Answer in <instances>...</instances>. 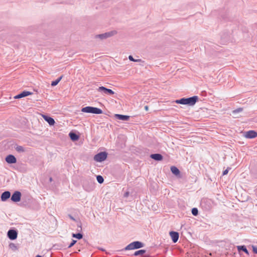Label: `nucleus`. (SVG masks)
Instances as JSON below:
<instances>
[{
	"instance_id": "obj_31",
	"label": "nucleus",
	"mask_w": 257,
	"mask_h": 257,
	"mask_svg": "<svg viewBox=\"0 0 257 257\" xmlns=\"http://www.w3.org/2000/svg\"><path fill=\"white\" fill-rule=\"evenodd\" d=\"M77 242L76 240H72V242L70 243V244L68 245V248H70L72 246H73Z\"/></svg>"
},
{
	"instance_id": "obj_25",
	"label": "nucleus",
	"mask_w": 257,
	"mask_h": 257,
	"mask_svg": "<svg viewBox=\"0 0 257 257\" xmlns=\"http://www.w3.org/2000/svg\"><path fill=\"white\" fill-rule=\"evenodd\" d=\"M9 247L11 249L14 251L18 249L17 246L14 243H11L9 244Z\"/></svg>"
},
{
	"instance_id": "obj_3",
	"label": "nucleus",
	"mask_w": 257,
	"mask_h": 257,
	"mask_svg": "<svg viewBox=\"0 0 257 257\" xmlns=\"http://www.w3.org/2000/svg\"><path fill=\"white\" fill-rule=\"evenodd\" d=\"M107 157V153L105 152L98 153L94 156V160L97 162L104 161Z\"/></svg>"
},
{
	"instance_id": "obj_40",
	"label": "nucleus",
	"mask_w": 257,
	"mask_h": 257,
	"mask_svg": "<svg viewBox=\"0 0 257 257\" xmlns=\"http://www.w3.org/2000/svg\"><path fill=\"white\" fill-rule=\"evenodd\" d=\"M100 249H101V250H103V251L104 250V249H103V248H101Z\"/></svg>"
},
{
	"instance_id": "obj_16",
	"label": "nucleus",
	"mask_w": 257,
	"mask_h": 257,
	"mask_svg": "<svg viewBox=\"0 0 257 257\" xmlns=\"http://www.w3.org/2000/svg\"><path fill=\"white\" fill-rule=\"evenodd\" d=\"M134 245L135 247V249H139L142 248L144 246V244L142 242L139 241H134Z\"/></svg>"
},
{
	"instance_id": "obj_27",
	"label": "nucleus",
	"mask_w": 257,
	"mask_h": 257,
	"mask_svg": "<svg viewBox=\"0 0 257 257\" xmlns=\"http://www.w3.org/2000/svg\"><path fill=\"white\" fill-rule=\"evenodd\" d=\"M191 212H192V214L194 216H196L198 214V210L197 208H192Z\"/></svg>"
},
{
	"instance_id": "obj_20",
	"label": "nucleus",
	"mask_w": 257,
	"mask_h": 257,
	"mask_svg": "<svg viewBox=\"0 0 257 257\" xmlns=\"http://www.w3.org/2000/svg\"><path fill=\"white\" fill-rule=\"evenodd\" d=\"M32 94V92L28 91H24L20 93V96L21 98L29 96Z\"/></svg>"
},
{
	"instance_id": "obj_39",
	"label": "nucleus",
	"mask_w": 257,
	"mask_h": 257,
	"mask_svg": "<svg viewBox=\"0 0 257 257\" xmlns=\"http://www.w3.org/2000/svg\"><path fill=\"white\" fill-rule=\"evenodd\" d=\"M36 257H42V256H41L40 255H37Z\"/></svg>"
},
{
	"instance_id": "obj_38",
	"label": "nucleus",
	"mask_w": 257,
	"mask_h": 257,
	"mask_svg": "<svg viewBox=\"0 0 257 257\" xmlns=\"http://www.w3.org/2000/svg\"><path fill=\"white\" fill-rule=\"evenodd\" d=\"M49 180H50V182H51V181H52V177H50V178H49Z\"/></svg>"
},
{
	"instance_id": "obj_11",
	"label": "nucleus",
	"mask_w": 257,
	"mask_h": 257,
	"mask_svg": "<svg viewBox=\"0 0 257 257\" xmlns=\"http://www.w3.org/2000/svg\"><path fill=\"white\" fill-rule=\"evenodd\" d=\"M42 116L44 119L47 121L49 125H53L54 124L55 121L52 117L46 115H42Z\"/></svg>"
},
{
	"instance_id": "obj_24",
	"label": "nucleus",
	"mask_w": 257,
	"mask_h": 257,
	"mask_svg": "<svg viewBox=\"0 0 257 257\" xmlns=\"http://www.w3.org/2000/svg\"><path fill=\"white\" fill-rule=\"evenodd\" d=\"M15 149L19 153H23L25 152L24 148L21 146H17Z\"/></svg>"
},
{
	"instance_id": "obj_1",
	"label": "nucleus",
	"mask_w": 257,
	"mask_h": 257,
	"mask_svg": "<svg viewBox=\"0 0 257 257\" xmlns=\"http://www.w3.org/2000/svg\"><path fill=\"white\" fill-rule=\"evenodd\" d=\"M198 100L197 96H193L188 98H182L175 101L176 103L188 105L189 106L194 105Z\"/></svg>"
},
{
	"instance_id": "obj_23",
	"label": "nucleus",
	"mask_w": 257,
	"mask_h": 257,
	"mask_svg": "<svg viewBox=\"0 0 257 257\" xmlns=\"http://www.w3.org/2000/svg\"><path fill=\"white\" fill-rule=\"evenodd\" d=\"M145 252H146V250H144V249L139 250H137L135 252V253H134V255L138 256L139 255H142Z\"/></svg>"
},
{
	"instance_id": "obj_36",
	"label": "nucleus",
	"mask_w": 257,
	"mask_h": 257,
	"mask_svg": "<svg viewBox=\"0 0 257 257\" xmlns=\"http://www.w3.org/2000/svg\"><path fill=\"white\" fill-rule=\"evenodd\" d=\"M69 217H70V219H71V220H75V218H74L72 216H71V215H69Z\"/></svg>"
},
{
	"instance_id": "obj_4",
	"label": "nucleus",
	"mask_w": 257,
	"mask_h": 257,
	"mask_svg": "<svg viewBox=\"0 0 257 257\" xmlns=\"http://www.w3.org/2000/svg\"><path fill=\"white\" fill-rule=\"evenodd\" d=\"M115 34H116V32L115 31H112L103 34L97 35L95 36V38H99L100 39L103 40L110 37Z\"/></svg>"
},
{
	"instance_id": "obj_21",
	"label": "nucleus",
	"mask_w": 257,
	"mask_h": 257,
	"mask_svg": "<svg viewBox=\"0 0 257 257\" xmlns=\"http://www.w3.org/2000/svg\"><path fill=\"white\" fill-rule=\"evenodd\" d=\"M63 78V75L61 76L60 77H59L58 78H57L56 80H55V81H53L52 82H51V86H55L56 85H57L58 84V83L60 81V80L62 79V78Z\"/></svg>"
},
{
	"instance_id": "obj_18",
	"label": "nucleus",
	"mask_w": 257,
	"mask_h": 257,
	"mask_svg": "<svg viewBox=\"0 0 257 257\" xmlns=\"http://www.w3.org/2000/svg\"><path fill=\"white\" fill-rule=\"evenodd\" d=\"M237 249L238 251L242 250L244 251L246 254L249 255L248 251L247 250L246 246L245 245H239L237 246Z\"/></svg>"
},
{
	"instance_id": "obj_19",
	"label": "nucleus",
	"mask_w": 257,
	"mask_h": 257,
	"mask_svg": "<svg viewBox=\"0 0 257 257\" xmlns=\"http://www.w3.org/2000/svg\"><path fill=\"white\" fill-rule=\"evenodd\" d=\"M171 171L173 174L176 176L179 175L180 173L179 170L175 166H172L171 167Z\"/></svg>"
},
{
	"instance_id": "obj_17",
	"label": "nucleus",
	"mask_w": 257,
	"mask_h": 257,
	"mask_svg": "<svg viewBox=\"0 0 257 257\" xmlns=\"http://www.w3.org/2000/svg\"><path fill=\"white\" fill-rule=\"evenodd\" d=\"M132 249H135L133 242H131V243L128 244L124 248H122V249H121L120 251L132 250Z\"/></svg>"
},
{
	"instance_id": "obj_13",
	"label": "nucleus",
	"mask_w": 257,
	"mask_h": 257,
	"mask_svg": "<svg viewBox=\"0 0 257 257\" xmlns=\"http://www.w3.org/2000/svg\"><path fill=\"white\" fill-rule=\"evenodd\" d=\"M115 117L118 119L121 120H127L130 118V116L119 114H115Z\"/></svg>"
},
{
	"instance_id": "obj_22",
	"label": "nucleus",
	"mask_w": 257,
	"mask_h": 257,
	"mask_svg": "<svg viewBox=\"0 0 257 257\" xmlns=\"http://www.w3.org/2000/svg\"><path fill=\"white\" fill-rule=\"evenodd\" d=\"M72 235L73 237L77 238L78 239H80L83 237V234L80 232L73 233Z\"/></svg>"
},
{
	"instance_id": "obj_9",
	"label": "nucleus",
	"mask_w": 257,
	"mask_h": 257,
	"mask_svg": "<svg viewBox=\"0 0 257 257\" xmlns=\"http://www.w3.org/2000/svg\"><path fill=\"white\" fill-rule=\"evenodd\" d=\"M171 237L172 241L174 243H176L177 242L179 237V234L178 232L171 231L169 233Z\"/></svg>"
},
{
	"instance_id": "obj_15",
	"label": "nucleus",
	"mask_w": 257,
	"mask_h": 257,
	"mask_svg": "<svg viewBox=\"0 0 257 257\" xmlns=\"http://www.w3.org/2000/svg\"><path fill=\"white\" fill-rule=\"evenodd\" d=\"M69 136L71 139V140L73 141H77L79 139V136L76 134L72 132H70L69 134Z\"/></svg>"
},
{
	"instance_id": "obj_35",
	"label": "nucleus",
	"mask_w": 257,
	"mask_h": 257,
	"mask_svg": "<svg viewBox=\"0 0 257 257\" xmlns=\"http://www.w3.org/2000/svg\"><path fill=\"white\" fill-rule=\"evenodd\" d=\"M14 98H15V99L21 98V97L20 96V94H18V95H16V96L14 97Z\"/></svg>"
},
{
	"instance_id": "obj_2",
	"label": "nucleus",
	"mask_w": 257,
	"mask_h": 257,
	"mask_svg": "<svg viewBox=\"0 0 257 257\" xmlns=\"http://www.w3.org/2000/svg\"><path fill=\"white\" fill-rule=\"evenodd\" d=\"M81 111L85 113L100 114L102 113V110L99 108L92 106H86L81 109Z\"/></svg>"
},
{
	"instance_id": "obj_26",
	"label": "nucleus",
	"mask_w": 257,
	"mask_h": 257,
	"mask_svg": "<svg viewBox=\"0 0 257 257\" xmlns=\"http://www.w3.org/2000/svg\"><path fill=\"white\" fill-rule=\"evenodd\" d=\"M96 180L99 184H102L104 182L103 178L100 175H97L96 176Z\"/></svg>"
},
{
	"instance_id": "obj_34",
	"label": "nucleus",
	"mask_w": 257,
	"mask_h": 257,
	"mask_svg": "<svg viewBox=\"0 0 257 257\" xmlns=\"http://www.w3.org/2000/svg\"><path fill=\"white\" fill-rule=\"evenodd\" d=\"M128 195H129V192H125L124 194V197H128Z\"/></svg>"
},
{
	"instance_id": "obj_37",
	"label": "nucleus",
	"mask_w": 257,
	"mask_h": 257,
	"mask_svg": "<svg viewBox=\"0 0 257 257\" xmlns=\"http://www.w3.org/2000/svg\"><path fill=\"white\" fill-rule=\"evenodd\" d=\"M145 109L146 111L148 110V109H149V107H148V106L146 105V106H145Z\"/></svg>"
},
{
	"instance_id": "obj_12",
	"label": "nucleus",
	"mask_w": 257,
	"mask_h": 257,
	"mask_svg": "<svg viewBox=\"0 0 257 257\" xmlns=\"http://www.w3.org/2000/svg\"><path fill=\"white\" fill-rule=\"evenodd\" d=\"M11 196L10 192L7 191L3 192L1 195V200L2 201H6L8 199H9Z\"/></svg>"
},
{
	"instance_id": "obj_29",
	"label": "nucleus",
	"mask_w": 257,
	"mask_h": 257,
	"mask_svg": "<svg viewBox=\"0 0 257 257\" xmlns=\"http://www.w3.org/2000/svg\"><path fill=\"white\" fill-rule=\"evenodd\" d=\"M243 110V109L241 107H239V108H238L234 110H233L232 112L233 113H238V112H240L241 111H242Z\"/></svg>"
},
{
	"instance_id": "obj_33",
	"label": "nucleus",
	"mask_w": 257,
	"mask_h": 257,
	"mask_svg": "<svg viewBox=\"0 0 257 257\" xmlns=\"http://www.w3.org/2000/svg\"><path fill=\"white\" fill-rule=\"evenodd\" d=\"M252 250H253V252L257 254V247L252 246Z\"/></svg>"
},
{
	"instance_id": "obj_7",
	"label": "nucleus",
	"mask_w": 257,
	"mask_h": 257,
	"mask_svg": "<svg viewBox=\"0 0 257 257\" xmlns=\"http://www.w3.org/2000/svg\"><path fill=\"white\" fill-rule=\"evenodd\" d=\"M98 91L100 92L103 94H107L109 95H112L114 94V92L111 89L107 88L104 86H100L98 88Z\"/></svg>"
},
{
	"instance_id": "obj_14",
	"label": "nucleus",
	"mask_w": 257,
	"mask_h": 257,
	"mask_svg": "<svg viewBox=\"0 0 257 257\" xmlns=\"http://www.w3.org/2000/svg\"><path fill=\"white\" fill-rule=\"evenodd\" d=\"M150 157L156 161H161L163 159V156L160 154H154L150 156Z\"/></svg>"
},
{
	"instance_id": "obj_10",
	"label": "nucleus",
	"mask_w": 257,
	"mask_h": 257,
	"mask_svg": "<svg viewBox=\"0 0 257 257\" xmlns=\"http://www.w3.org/2000/svg\"><path fill=\"white\" fill-rule=\"evenodd\" d=\"M5 160L8 164H15L17 162L16 158L13 155H8Z\"/></svg>"
},
{
	"instance_id": "obj_6",
	"label": "nucleus",
	"mask_w": 257,
	"mask_h": 257,
	"mask_svg": "<svg viewBox=\"0 0 257 257\" xmlns=\"http://www.w3.org/2000/svg\"><path fill=\"white\" fill-rule=\"evenodd\" d=\"M21 193L20 191H15L12 195L11 199L14 202H18L21 200Z\"/></svg>"
},
{
	"instance_id": "obj_30",
	"label": "nucleus",
	"mask_w": 257,
	"mask_h": 257,
	"mask_svg": "<svg viewBox=\"0 0 257 257\" xmlns=\"http://www.w3.org/2000/svg\"><path fill=\"white\" fill-rule=\"evenodd\" d=\"M77 231H79V232L81 231V230H82V225H81V222H79L77 224Z\"/></svg>"
},
{
	"instance_id": "obj_32",
	"label": "nucleus",
	"mask_w": 257,
	"mask_h": 257,
	"mask_svg": "<svg viewBox=\"0 0 257 257\" xmlns=\"http://www.w3.org/2000/svg\"><path fill=\"white\" fill-rule=\"evenodd\" d=\"M229 169H230V168H227L226 170H224L223 172L222 175H226L228 172Z\"/></svg>"
},
{
	"instance_id": "obj_28",
	"label": "nucleus",
	"mask_w": 257,
	"mask_h": 257,
	"mask_svg": "<svg viewBox=\"0 0 257 257\" xmlns=\"http://www.w3.org/2000/svg\"><path fill=\"white\" fill-rule=\"evenodd\" d=\"M128 59H129V60H130V61H133V62H140V61H141V59H135L134 58V57H133V56H132V55H130V56H128Z\"/></svg>"
},
{
	"instance_id": "obj_8",
	"label": "nucleus",
	"mask_w": 257,
	"mask_h": 257,
	"mask_svg": "<svg viewBox=\"0 0 257 257\" xmlns=\"http://www.w3.org/2000/svg\"><path fill=\"white\" fill-rule=\"evenodd\" d=\"M244 136L247 139H253L257 137V132L253 130H250L245 132Z\"/></svg>"
},
{
	"instance_id": "obj_5",
	"label": "nucleus",
	"mask_w": 257,
	"mask_h": 257,
	"mask_svg": "<svg viewBox=\"0 0 257 257\" xmlns=\"http://www.w3.org/2000/svg\"><path fill=\"white\" fill-rule=\"evenodd\" d=\"M8 237L11 240H15L18 237V232L15 229H10L8 231Z\"/></svg>"
}]
</instances>
